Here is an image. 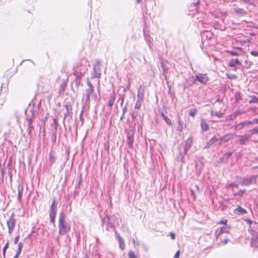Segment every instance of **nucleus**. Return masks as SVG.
Instances as JSON below:
<instances>
[{
    "mask_svg": "<svg viewBox=\"0 0 258 258\" xmlns=\"http://www.w3.org/2000/svg\"><path fill=\"white\" fill-rule=\"evenodd\" d=\"M169 235H170V237H171V239L172 240L175 239V234L174 233L171 232L169 233Z\"/></svg>",
    "mask_w": 258,
    "mask_h": 258,
    "instance_id": "nucleus-56",
    "label": "nucleus"
},
{
    "mask_svg": "<svg viewBox=\"0 0 258 258\" xmlns=\"http://www.w3.org/2000/svg\"><path fill=\"white\" fill-rule=\"evenodd\" d=\"M84 74V73L78 72L77 71H75L74 73V75L75 76L74 83L75 84L76 87H78L80 85L81 80L82 77L83 76Z\"/></svg>",
    "mask_w": 258,
    "mask_h": 258,
    "instance_id": "nucleus-9",
    "label": "nucleus"
},
{
    "mask_svg": "<svg viewBox=\"0 0 258 258\" xmlns=\"http://www.w3.org/2000/svg\"><path fill=\"white\" fill-rule=\"evenodd\" d=\"M232 153H233L232 152H227L223 155V158L228 159L229 157H230L231 156H232Z\"/></svg>",
    "mask_w": 258,
    "mask_h": 258,
    "instance_id": "nucleus-41",
    "label": "nucleus"
},
{
    "mask_svg": "<svg viewBox=\"0 0 258 258\" xmlns=\"http://www.w3.org/2000/svg\"><path fill=\"white\" fill-rule=\"evenodd\" d=\"M28 134H31L32 132L34 131V127H33V126L32 125V124H31V125L30 124H28Z\"/></svg>",
    "mask_w": 258,
    "mask_h": 258,
    "instance_id": "nucleus-36",
    "label": "nucleus"
},
{
    "mask_svg": "<svg viewBox=\"0 0 258 258\" xmlns=\"http://www.w3.org/2000/svg\"><path fill=\"white\" fill-rule=\"evenodd\" d=\"M23 246V243L21 242H19L18 244V249H22Z\"/></svg>",
    "mask_w": 258,
    "mask_h": 258,
    "instance_id": "nucleus-58",
    "label": "nucleus"
},
{
    "mask_svg": "<svg viewBox=\"0 0 258 258\" xmlns=\"http://www.w3.org/2000/svg\"><path fill=\"white\" fill-rule=\"evenodd\" d=\"M244 124H254V122H253V119L252 121H244Z\"/></svg>",
    "mask_w": 258,
    "mask_h": 258,
    "instance_id": "nucleus-51",
    "label": "nucleus"
},
{
    "mask_svg": "<svg viewBox=\"0 0 258 258\" xmlns=\"http://www.w3.org/2000/svg\"><path fill=\"white\" fill-rule=\"evenodd\" d=\"M100 63L98 61L93 68V71L91 74L92 78H98L100 77Z\"/></svg>",
    "mask_w": 258,
    "mask_h": 258,
    "instance_id": "nucleus-5",
    "label": "nucleus"
},
{
    "mask_svg": "<svg viewBox=\"0 0 258 258\" xmlns=\"http://www.w3.org/2000/svg\"><path fill=\"white\" fill-rule=\"evenodd\" d=\"M201 125L203 131H207L209 130V125L205 121L202 120Z\"/></svg>",
    "mask_w": 258,
    "mask_h": 258,
    "instance_id": "nucleus-27",
    "label": "nucleus"
},
{
    "mask_svg": "<svg viewBox=\"0 0 258 258\" xmlns=\"http://www.w3.org/2000/svg\"><path fill=\"white\" fill-rule=\"evenodd\" d=\"M15 213L14 212L12 213L11 216L7 221V225L9 234L12 233L16 226L17 220L15 218Z\"/></svg>",
    "mask_w": 258,
    "mask_h": 258,
    "instance_id": "nucleus-4",
    "label": "nucleus"
},
{
    "mask_svg": "<svg viewBox=\"0 0 258 258\" xmlns=\"http://www.w3.org/2000/svg\"><path fill=\"white\" fill-rule=\"evenodd\" d=\"M124 112H125V108L123 109L122 115V116H121V117L120 118V120H122L123 119V116H124Z\"/></svg>",
    "mask_w": 258,
    "mask_h": 258,
    "instance_id": "nucleus-62",
    "label": "nucleus"
},
{
    "mask_svg": "<svg viewBox=\"0 0 258 258\" xmlns=\"http://www.w3.org/2000/svg\"><path fill=\"white\" fill-rule=\"evenodd\" d=\"M190 195L191 197H192L194 199H196V194L195 193V191L192 190V189H191L190 190Z\"/></svg>",
    "mask_w": 258,
    "mask_h": 258,
    "instance_id": "nucleus-50",
    "label": "nucleus"
},
{
    "mask_svg": "<svg viewBox=\"0 0 258 258\" xmlns=\"http://www.w3.org/2000/svg\"><path fill=\"white\" fill-rule=\"evenodd\" d=\"M116 220V218L115 216H110V222L112 223L113 225V228L114 227V224L115 223V221Z\"/></svg>",
    "mask_w": 258,
    "mask_h": 258,
    "instance_id": "nucleus-44",
    "label": "nucleus"
},
{
    "mask_svg": "<svg viewBox=\"0 0 258 258\" xmlns=\"http://www.w3.org/2000/svg\"><path fill=\"white\" fill-rule=\"evenodd\" d=\"M36 102H37V100L36 98H34V99H33V100L31 102L30 104H33V105H34V104L36 103Z\"/></svg>",
    "mask_w": 258,
    "mask_h": 258,
    "instance_id": "nucleus-59",
    "label": "nucleus"
},
{
    "mask_svg": "<svg viewBox=\"0 0 258 258\" xmlns=\"http://www.w3.org/2000/svg\"><path fill=\"white\" fill-rule=\"evenodd\" d=\"M117 238L118 240L119 248L122 250H123L125 247V245L123 238L119 234H117Z\"/></svg>",
    "mask_w": 258,
    "mask_h": 258,
    "instance_id": "nucleus-19",
    "label": "nucleus"
},
{
    "mask_svg": "<svg viewBox=\"0 0 258 258\" xmlns=\"http://www.w3.org/2000/svg\"><path fill=\"white\" fill-rule=\"evenodd\" d=\"M226 76L228 78L230 79H235L237 78V76L235 75L231 74H227Z\"/></svg>",
    "mask_w": 258,
    "mask_h": 258,
    "instance_id": "nucleus-40",
    "label": "nucleus"
},
{
    "mask_svg": "<svg viewBox=\"0 0 258 258\" xmlns=\"http://www.w3.org/2000/svg\"><path fill=\"white\" fill-rule=\"evenodd\" d=\"M33 116H34V112H33V111H32L31 117H28L27 118V121L28 124L31 125V124H32V121H33L32 118L33 117Z\"/></svg>",
    "mask_w": 258,
    "mask_h": 258,
    "instance_id": "nucleus-33",
    "label": "nucleus"
},
{
    "mask_svg": "<svg viewBox=\"0 0 258 258\" xmlns=\"http://www.w3.org/2000/svg\"><path fill=\"white\" fill-rule=\"evenodd\" d=\"M67 81H68V80H62V82L60 86V89L59 90V95H64L63 94H62L61 92H63V91L64 90V89L67 86Z\"/></svg>",
    "mask_w": 258,
    "mask_h": 258,
    "instance_id": "nucleus-20",
    "label": "nucleus"
},
{
    "mask_svg": "<svg viewBox=\"0 0 258 258\" xmlns=\"http://www.w3.org/2000/svg\"><path fill=\"white\" fill-rule=\"evenodd\" d=\"M134 140V139L127 140V145H128V147H130L131 148H133Z\"/></svg>",
    "mask_w": 258,
    "mask_h": 258,
    "instance_id": "nucleus-38",
    "label": "nucleus"
},
{
    "mask_svg": "<svg viewBox=\"0 0 258 258\" xmlns=\"http://www.w3.org/2000/svg\"><path fill=\"white\" fill-rule=\"evenodd\" d=\"M197 112V110L196 108L192 109L189 111V115L193 117H195V115Z\"/></svg>",
    "mask_w": 258,
    "mask_h": 258,
    "instance_id": "nucleus-32",
    "label": "nucleus"
},
{
    "mask_svg": "<svg viewBox=\"0 0 258 258\" xmlns=\"http://www.w3.org/2000/svg\"><path fill=\"white\" fill-rule=\"evenodd\" d=\"M88 88L87 89V97H97V94L94 93L93 87L89 81H87Z\"/></svg>",
    "mask_w": 258,
    "mask_h": 258,
    "instance_id": "nucleus-10",
    "label": "nucleus"
},
{
    "mask_svg": "<svg viewBox=\"0 0 258 258\" xmlns=\"http://www.w3.org/2000/svg\"><path fill=\"white\" fill-rule=\"evenodd\" d=\"M243 112L242 111L237 109L235 110L233 114H230L228 116L229 119L231 120H234L237 115L243 113Z\"/></svg>",
    "mask_w": 258,
    "mask_h": 258,
    "instance_id": "nucleus-17",
    "label": "nucleus"
},
{
    "mask_svg": "<svg viewBox=\"0 0 258 258\" xmlns=\"http://www.w3.org/2000/svg\"><path fill=\"white\" fill-rule=\"evenodd\" d=\"M127 140L134 139V133L133 131H131L127 132Z\"/></svg>",
    "mask_w": 258,
    "mask_h": 258,
    "instance_id": "nucleus-34",
    "label": "nucleus"
},
{
    "mask_svg": "<svg viewBox=\"0 0 258 258\" xmlns=\"http://www.w3.org/2000/svg\"><path fill=\"white\" fill-rule=\"evenodd\" d=\"M56 157L53 153L50 152L49 154V165L51 166L55 162Z\"/></svg>",
    "mask_w": 258,
    "mask_h": 258,
    "instance_id": "nucleus-21",
    "label": "nucleus"
},
{
    "mask_svg": "<svg viewBox=\"0 0 258 258\" xmlns=\"http://www.w3.org/2000/svg\"><path fill=\"white\" fill-rule=\"evenodd\" d=\"M227 222V220L226 219H223L222 220H221L220 221L218 222L217 223L218 224H224L225 225H227L226 223Z\"/></svg>",
    "mask_w": 258,
    "mask_h": 258,
    "instance_id": "nucleus-48",
    "label": "nucleus"
},
{
    "mask_svg": "<svg viewBox=\"0 0 258 258\" xmlns=\"http://www.w3.org/2000/svg\"><path fill=\"white\" fill-rule=\"evenodd\" d=\"M246 124H244V121L241 122L235 126V128L238 130L242 129L243 127Z\"/></svg>",
    "mask_w": 258,
    "mask_h": 258,
    "instance_id": "nucleus-35",
    "label": "nucleus"
},
{
    "mask_svg": "<svg viewBox=\"0 0 258 258\" xmlns=\"http://www.w3.org/2000/svg\"><path fill=\"white\" fill-rule=\"evenodd\" d=\"M142 101V98H140V99L137 101L135 106V109H140V108L141 106Z\"/></svg>",
    "mask_w": 258,
    "mask_h": 258,
    "instance_id": "nucleus-29",
    "label": "nucleus"
},
{
    "mask_svg": "<svg viewBox=\"0 0 258 258\" xmlns=\"http://www.w3.org/2000/svg\"><path fill=\"white\" fill-rule=\"evenodd\" d=\"M161 115L162 116L163 119L165 121V122L168 125H171L172 124L171 120L169 119V118H168L167 116L165 115L163 111L161 112Z\"/></svg>",
    "mask_w": 258,
    "mask_h": 258,
    "instance_id": "nucleus-25",
    "label": "nucleus"
},
{
    "mask_svg": "<svg viewBox=\"0 0 258 258\" xmlns=\"http://www.w3.org/2000/svg\"><path fill=\"white\" fill-rule=\"evenodd\" d=\"M9 242L8 241L6 243V245L3 247V253L4 256L5 255L6 251L9 247Z\"/></svg>",
    "mask_w": 258,
    "mask_h": 258,
    "instance_id": "nucleus-39",
    "label": "nucleus"
},
{
    "mask_svg": "<svg viewBox=\"0 0 258 258\" xmlns=\"http://www.w3.org/2000/svg\"><path fill=\"white\" fill-rule=\"evenodd\" d=\"M253 122H254V124H257L258 123V118L253 119Z\"/></svg>",
    "mask_w": 258,
    "mask_h": 258,
    "instance_id": "nucleus-63",
    "label": "nucleus"
},
{
    "mask_svg": "<svg viewBox=\"0 0 258 258\" xmlns=\"http://www.w3.org/2000/svg\"><path fill=\"white\" fill-rule=\"evenodd\" d=\"M229 188H233L234 187H236V188H238V184H237L236 183H231L229 184Z\"/></svg>",
    "mask_w": 258,
    "mask_h": 258,
    "instance_id": "nucleus-46",
    "label": "nucleus"
},
{
    "mask_svg": "<svg viewBox=\"0 0 258 258\" xmlns=\"http://www.w3.org/2000/svg\"><path fill=\"white\" fill-rule=\"evenodd\" d=\"M181 121H179V125H178V126H177V131H182V127H181V125H180V124H181Z\"/></svg>",
    "mask_w": 258,
    "mask_h": 258,
    "instance_id": "nucleus-55",
    "label": "nucleus"
},
{
    "mask_svg": "<svg viewBox=\"0 0 258 258\" xmlns=\"http://www.w3.org/2000/svg\"><path fill=\"white\" fill-rule=\"evenodd\" d=\"M234 135L232 134H228L223 136L220 139V140L223 141L225 143L228 142L230 140L233 138Z\"/></svg>",
    "mask_w": 258,
    "mask_h": 258,
    "instance_id": "nucleus-18",
    "label": "nucleus"
},
{
    "mask_svg": "<svg viewBox=\"0 0 258 258\" xmlns=\"http://www.w3.org/2000/svg\"><path fill=\"white\" fill-rule=\"evenodd\" d=\"M102 222L103 225H105L106 230L109 231V229L113 228L112 223L110 222V216H106L102 219Z\"/></svg>",
    "mask_w": 258,
    "mask_h": 258,
    "instance_id": "nucleus-7",
    "label": "nucleus"
},
{
    "mask_svg": "<svg viewBox=\"0 0 258 258\" xmlns=\"http://www.w3.org/2000/svg\"><path fill=\"white\" fill-rule=\"evenodd\" d=\"M245 192V190H239L238 192H237L235 195H237L240 197H243V194Z\"/></svg>",
    "mask_w": 258,
    "mask_h": 258,
    "instance_id": "nucleus-47",
    "label": "nucleus"
},
{
    "mask_svg": "<svg viewBox=\"0 0 258 258\" xmlns=\"http://www.w3.org/2000/svg\"><path fill=\"white\" fill-rule=\"evenodd\" d=\"M196 166L197 168L201 171L203 166L202 162L201 161L197 162L196 163Z\"/></svg>",
    "mask_w": 258,
    "mask_h": 258,
    "instance_id": "nucleus-31",
    "label": "nucleus"
},
{
    "mask_svg": "<svg viewBox=\"0 0 258 258\" xmlns=\"http://www.w3.org/2000/svg\"><path fill=\"white\" fill-rule=\"evenodd\" d=\"M236 66H241V62L238 59H232L229 62V66L233 68L234 71L237 70Z\"/></svg>",
    "mask_w": 258,
    "mask_h": 258,
    "instance_id": "nucleus-12",
    "label": "nucleus"
},
{
    "mask_svg": "<svg viewBox=\"0 0 258 258\" xmlns=\"http://www.w3.org/2000/svg\"><path fill=\"white\" fill-rule=\"evenodd\" d=\"M74 103V100L73 98H67L65 99L63 104L64 105H67L72 107V105Z\"/></svg>",
    "mask_w": 258,
    "mask_h": 258,
    "instance_id": "nucleus-22",
    "label": "nucleus"
},
{
    "mask_svg": "<svg viewBox=\"0 0 258 258\" xmlns=\"http://www.w3.org/2000/svg\"><path fill=\"white\" fill-rule=\"evenodd\" d=\"M196 80L199 81L202 84H206L209 81V78L206 74L199 73L195 76Z\"/></svg>",
    "mask_w": 258,
    "mask_h": 258,
    "instance_id": "nucleus-6",
    "label": "nucleus"
},
{
    "mask_svg": "<svg viewBox=\"0 0 258 258\" xmlns=\"http://www.w3.org/2000/svg\"><path fill=\"white\" fill-rule=\"evenodd\" d=\"M234 212L235 214L239 215H244L247 213L246 210L240 206H239L236 209H235L234 211Z\"/></svg>",
    "mask_w": 258,
    "mask_h": 258,
    "instance_id": "nucleus-16",
    "label": "nucleus"
},
{
    "mask_svg": "<svg viewBox=\"0 0 258 258\" xmlns=\"http://www.w3.org/2000/svg\"><path fill=\"white\" fill-rule=\"evenodd\" d=\"M248 133H249L248 135L250 137L253 134H258V127H254L252 130H249Z\"/></svg>",
    "mask_w": 258,
    "mask_h": 258,
    "instance_id": "nucleus-26",
    "label": "nucleus"
},
{
    "mask_svg": "<svg viewBox=\"0 0 258 258\" xmlns=\"http://www.w3.org/2000/svg\"><path fill=\"white\" fill-rule=\"evenodd\" d=\"M66 111H72V107L67 105H64Z\"/></svg>",
    "mask_w": 258,
    "mask_h": 258,
    "instance_id": "nucleus-54",
    "label": "nucleus"
},
{
    "mask_svg": "<svg viewBox=\"0 0 258 258\" xmlns=\"http://www.w3.org/2000/svg\"><path fill=\"white\" fill-rule=\"evenodd\" d=\"M250 54L255 57L258 56V51L255 50H252L250 52Z\"/></svg>",
    "mask_w": 258,
    "mask_h": 258,
    "instance_id": "nucleus-45",
    "label": "nucleus"
},
{
    "mask_svg": "<svg viewBox=\"0 0 258 258\" xmlns=\"http://www.w3.org/2000/svg\"><path fill=\"white\" fill-rule=\"evenodd\" d=\"M19 236H16L15 239H14V243L16 244H17L18 242V241H19Z\"/></svg>",
    "mask_w": 258,
    "mask_h": 258,
    "instance_id": "nucleus-57",
    "label": "nucleus"
},
{
    "mask_svg": "<svg viewBox=\"0 0 258 258\" xmlns=\"http://www.w3.org/2000/svg\"><path fill=\"white\" fill-rule=\"evenodd\" d=\"M250 103L258 102V98H252V99L249 101Z\"/></svg>",
    "mask_w": 258,
    "mask_h": 258,
    "instance_id": "nucleus-49",
    "label": "nucleus"
},
{
    "mask_svg": "<svg viewBox=\"0 0 258 258\" xmlns=\"http://www.w3.org/2000/svg\"><path fill=\"white\" fill-rule=\"evenodd\" d=\"M193 138L189 137L187 140L184 141L179 145V156L177 157L179 161L182 163L184 162V156L186 154L187 151L191 148L193 143Z\"/></svg>",
    "mask_w": 258,
    "mask_h": 258,
    "instance_id": "nucleus-1",
    "label": "nucleus"
},
{
    "mask_svg": "<svg viewBox=\"0 0 258 258\" xmlns=\"http://www.w3.org/2000/svg\"><path fill=\"white\" fill-rule=\"evenodd\" d=\"M132 116L133 119L134 120L136 117L137 114H135V113H134L133 114H132Z\"/></svg>",
    "mask_w": 258,
    "mask_h": 258,
    "instance_id": "nucleus-64",
    "label": "nucleus"
},
{
    "mask_svg": "<svg viewBox=\"0 0 258 258\" xmlns=\"http://www.w3.org/2000/svg\"><path fill=\"white\" fill-rule=\"evenodd\" d=\"M145 87L144 85H141L139 87L138 89V97H143L145 95Z\"/></svg>",
    "mask_w": 258,
    "mask_h": 258,
    "instance_id": "nucleus-23",
    "label": "nucleus"
},
{
    "mask_svg": "<svg viewBox=\"0 0 258 258\" xmlns=\"http://www.w3.org/2000/svg\"><path fill=\"white\" fill-rule=\"evenodd\" d=\"M250 137L248 135H243L240 137L239 143L240 145H244L246 142H247Z\"/></svg>",
    "mask_w": 258,
    "mask_h": 258,
    "instance_id": "nucleus-14",
    "label": "nucleus"
},
{
    "mask_svg": "<svg viewBox=\"0 0 258 258\" xmlns=\"http://www.w3.org/2000/svg\"><path fill=\"white\" fill-rule=\"evenodd\" d=\"M234 11L237 14H243L244 13V11L241 8H237L234 10Z\"/></svg>",
    "mask_w": 258,
    "mask_h": 258,
    "instance_id": "nucleus-42",
    "label": "nucleus"
},
{
    "mask_svg": "<svg viewBox=\"0 0 258 258\" xmlns=\"http://www.w3.org/2000/svg\"><path fill=\"white\" fill-rule=\"evenodd\" d=\"M23 185L22 182H19L18 184V199L20 202H21L22 199V195L23 192Z\"/></svg>",
    "mask_w": 258,
    "mask_h": 258,
    "instance_id": "nucleus-13",
    "label": "nucleus"
},
{
    "mask_svg": "<svg viewBox=\"0 0 258 258\" xmlns=\"http://www.w3.org/2000/svg\"><path fill=\"white\" fill-rule=\"evenodd\" d=\"M231 227L230 226L228 225H225L219 229H217L216 231V234L220 235L224 233H228L229 230H230Z\"/></svg>",
    "mask_w": 258,
    "mask_h": 258,
    "instance_id": "nucleus-11",
    "label": "nucleus"
},
{
    "mask_svg": "<svg viewBox=\"0 0 258 258\" xmlns=\"http://www.w3.org/2000/svg\"><path fill=\"white\" fill-rule=\"evenodd\" d=\"M115 100V98H111L108 101V105L111 108Z\"/></svg>",
    "mask_w": 258,
    "mask_h": 258,
    "instance_id": "nucleus-37",
    "label": "nucleus"
},
{
    "mask_svg": "<svg viewBox=\"0 0 258 258\" xmlns=\"http://www.w3.org/2000/svg\"><path fill=\"white\" fill-rule=\"evenodd\" d=\"M219 139L216 137H213L211 140H210L207 143L206 145L204 147V149H208L211 147L215 142L218 141Z\"/></svg>",
    "mask_w": 258,
    "mask_h": 258,
    "instance_id": "nucleus-15",
    "label": "nucleus"
},
{
    "mask_svg": "<svg viewBox=\"0 0 258 258\" xmlns=\"http://www.w3.org/2000/svg\"><path fill=\"white\" fill-rule=\"evenodd\" d=\"M53 124L55 126V128L56 129L57 127V120L56 118H53Z\"/></svg>",
    "mask_w": 258,
    "mask_h": 258,
    "instance_id": "nucleus-53",
    "label": "nucleus"
},
{
    "mask_svg": "<svg viewBox=\"0 0 258 258\" xmlns=\"http://www.w3.org/2000/svg\"><path fill=\"white\" fill-rule=\"evenodd\" d=\"M21 251H22V249H18V250L17 251V252H16V254H18V255H20V254H21Z\"/></svg>",
    "mask_w": 258,
    "mask_h": 258,
    "instance_id": "nucleus-61",
    "label": "nucleus"
},
{
    "mask_svg": "<svg viewBox=\"0 0 258 258\" xmlns=\"http://www.w3.org/2000/svg\"><path fill=\"white\" fill-rule=\"evenodd\" d=\"M211 115L213 116H216L219 118H221L224 115V113L221 112H217L214 111H211Z\"/></svg>",
    "mask_w": 258,
    "mask_h": 258,
    "instance_id": "nucleus-28",
    "label": "nucleus"
},
{
    "mask_svg": "<svg viewBox=\"0 0 258 258\" xmlns=\"http://www.w3.org/2000/svg\"><path fill=\"white\" fill-rule=\"evenodd\" d=\"M228 53H229L232 56H238L240 55V54L238 52L235 51H229Z\"/></svg>",
    "mask_w": 258,
    "mask_h": 258,
    "instance_id": "nucleus-43",
    "label": "nucleus"
},
{
    "mask_svg": "<svg viewBox=\"0 0 258 258\" xmlns=\"http://www.w3.org/2000/svg\"><path fill=\"white\" fill-rule=\"evenodd\" d=\"M58 227L59 234L63 235L70 230V225L66 220L65 214L61 212L59 215Z\"/></svg>",
    "mask_w": 258,
    "mask_h": 258,
    "instance_id": "nucleus-2",
    "label": "nucleus"
},
{
    "mask_svg": "<svg viewBox=\"0 0 258 258\" xmlns=\"http://www.w3.org/2000/svg\"><path fill=\"white\" fill-rule=\"evenodd\" d=\"M195 187L196 190L197 191V192L198 193L200 192V187H199V186L198 185H196L195 186Z\"/></svg>",
    "mask_w": 258,
    "mask_h": 258,
    "instance_id": "nucleus-60",
    "label": "nucleus"
},
{
    "mask_svg": "<svg viewBox=\"0 0 258 258\" xmlns=\"http://www.w3.org/2000/svg\"><path fill=\"white\" fill-rule=\"evenodd\" d=\"M56 200L55 199H53V201L50 205L49 208V216L50 218V222L52 224H54L55 222V218L56 214V205L55 203Z\"/></svg>",
    "mask_w": 258,
    "mask_h": 258,
    "instance_id": "nucleus-3",
    "label": "nucleus"
},
{
    "mask_svg": "<svg viewBox=\"0 0 258 258\" xmlns=\"http://www.w3.org/2000/svg\"><path fill=\"white\" fill-rule=\"evenodd\" d=\"M73 112L72 111H66L64 115V119H67L68 121L72 119Z\"/></svg>",
    "mask_w": 258,
    "mask_h": 258,
    "instance_id": "nucleus-24",
    "label": "nucleus"
},
{
    "mask_svg": "<svg viewBox=\"0 0 258 258\" xmlns=\"http://www.w3.org/2000/svg\"><path fill=\"white\" fill-rule=\"evenodd\" d=\"M128 258H139L133 250H130L128 252Z\"/></svg>",
    "mask_w": 258,
    "mask_h": 258,
    "instance_id": "nucleus-30",
    "label": "nucleus"
},
{
    "mask_svg": "<svg viewBox=\"0 0 258 258\" xmlns=\"http://www.w3.org/2000/svg\"><path fill=\"white\" fill-rule=\"evenodd\" d=\"M180 253V251L179 250H178L174 254L173 258H179Z\"/></svg>",
    "mask_w": 258,
    "mask_h": 258,
    "instance_id": "nucleus-52",
    "label": "nucleus"
},
{
    "mask_svg": "<svg viewBox=\"0 0 258 258\" xmlns=\"http://www.w3.org/2000/svg\"><path fill=\"white\" fill-rule=\"evenodd\" d=\"M253 181H256V176H251L248 178L243 179L240 183L242 186H248Z\"/></svg>",
    "mask_w": 258,
    "mask_h": 258,
    "instance_id": "nucleus-8",
    "label": "nucleus"
}]
</instances>
